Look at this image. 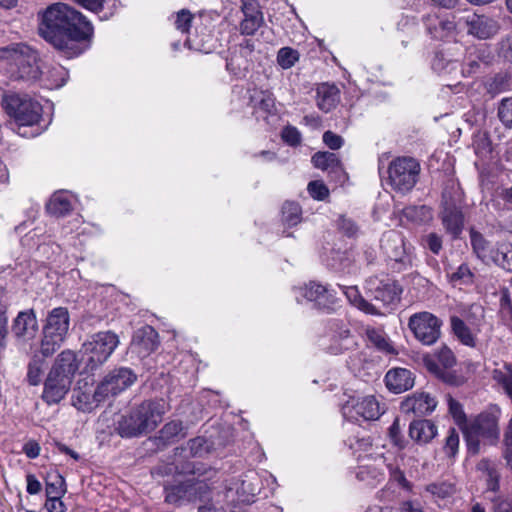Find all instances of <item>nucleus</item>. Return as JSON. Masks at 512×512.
<instances>
[{
    "mask_svg": "<svg viewBox=\"0 0 512 512\" xmlns=\"http://www.w3.org/2000/svg\"><path fill=\"white\" fill-rule=\"evenodd\" d=\"M303 296L307 300L314 301L324 307L332 303V294L329 292L328 288L316 282H310L303 288Z\"/></svg>",
    "mask_w": 512,
    "mask_h": 512,
    "instance_id": "obj_29",
    "label": "nucleus"
},
{
    "mask_svg": "<svg viewBox=\"0 0 512 512\" xmlns=\"http://www.w3.org/2000/svg\"><path fill=\"white\" fill-rule=\"evenodd\" d=\"M402 213L408 221L416 224L425 223L432 218L430 208L425 205L405 207Z\"/></svg>",
    "mask_w": 512,
    "mask_h": 512,
    "instance_id": "obj_38",
    "label": "nucleus"
},
{
    "mask_svg": "<svg viewBox=\"0 0 512 512\" xmlns=\"http://www.w3.org/2000/svg\"><path fill=\"white\" fill-rule=\"evenodd\" d=\"M470 243L473 249V252L476 254L477 258H479L482 262L489 264L490 258V247L489 242L485 239V237L475 229H470Z\"/></svg>",
    "mask_w": 512,
    "mask_h": 512,
    "instance_id": "obj_32",
    "label": "nucleus"
},
{
    "mask_svg": "<svg viewBox=\"0 0 512 512\" xmlns=\"http://www.w3.org/2000/svg\"><path fill=\"white\" fill-rule=\"evenodd\" d=\"M39 35L72 58L84 52L83 42L92 38L94 28L79 11L65 3H53L38 13Z\"/></svg>",
    "mask_w": 512,
    "mask_h": 512,
    "instance_id": "obj_1",
    "label": "nucleus"
},
{
    "mask_svg": "<svg viewBox=\"0 0 512 512\" xmlns=\"http://www.w3.org/2000/svg\"><path fill=\"white\" fill-rule=\"evenodd\" d=\"M449 412L454 418L455 422L461 426L465 427L466 424V415L464 413L462 405L452 397L448 399Z\"/></svg>",
    "mask_w": 512,
    "mask_h": 512,
    "instance_id": "obj_50",
    "label": "nucleus"
},
{
    "mask_svg": "<svg viewBox=\"0 0 512 512\" xmlns=\"http://www.w3.org/2000/svg\"><path fill=\"white\" fill-rule=\"evenodd\" d=\"M307 190L310 196L318 201H323L329 195V190L326 185L321 181H311L308 184Z\"/></svg>",
    "mask_w": 512,
    "mask_h": 512,
    "instance_id": "obj_52",
    "label": "nucleus"
},
{
    "mask_svg": "<svg viewBox=\"0 0 512 512\" xmlns=\"http://www.w3.org/2000/svg\"><path fill=\"white\" fill-rule=\"evenodd\" d=\"M193 20L192 13L187 9H182L177 13L175 27L182 33H187Z\"/></svg>",
    "mask_w": 512,
    "mask_h": 512,
    "instance_id": "obj_53",
    "label": "nucleus"
},
{
    "mask_svg": "<svg viewBox=\"0 0 512 512\" xmlns=\"http://www.w3.org/2000/svg\"><path fill=\"white\" fill-rule=\"evenodd\" d=\"M135 380L136 375L131 369L125 367L114 369L97 386L94 399L100 402L109 396H115L131 386Z\"/></svg>",
    "mask_w": 512,
    "mask_h": 512,
    "instance_id": "obj_10",
    "label": "nucleus"
},
{
    "mask_svg": "<svg viewBox=\"0 0 512 512\" xmlns=\"http://www.w3.org/2000/svg\"><path fill=\"white\" fill-rule=\"evenodd\" d=\"M120 343L119 337L112 331H101L91 335L82 344V353L86 365L94 370L103 365Z\"/></svg>",
    "mask_w": 512,
    "mask_h": 512,
    "instance_id": "obj_6",
    "label": "nucleus"
},
{
    "mask_svg": "<svg viewBox=\"0 0 512 512\" xmlns=\"http://www.w3.org/2000/svg\"><path fill=\"white\" fill-rule=\"evenodd\" d=\"M193 491V486L187 483L172 485L165 488V500L170 504H181L184 500H189Z\"/></svg>",
    "mask_w": 512,
    "mask_h": 512,
    "instance_id": "obj_33",
    "label": "nucleus"
},
{
    "mask_svg": "<svg viewBox=\"0 0 512 512\" xmlns=\"http://www.w3.org/2000/svg\"><path fill=\"white\" fill-rule=\"evenodd\" d=\"M44 360L35 355L28 365L27 379L31 385H38L41 382Z\"/></svg>",
    "mask_w": 512,
    "mask_h": 512,
    "instance_id": "obj_45",
    "label": "nucleus"
},
{
    "mask_svg": "<svg viewBox=\"0 0 512 512\" xmlns=\"http://www.w3.org/2000/svg\"><path fill=\"white\" fill-rule=\"evenodd\" d=\"M442 321L434 314L422 311L410 316L408 327L423 345H433L441 335Z\"/></svg>",
    "mask_w": 512,
    "mask_h": 512,
    "instance_id": "obj_9",
    "label": "nucleus"
},
{
    "mask_svg": "<svg viewBox=\"0 0 512 512\" xmlns=\"http://www.w3.org/2000/svg\"><path fill=\"white\" fill-rule=\"evenodd\" d=\"M242 11L244 16L262 15L258 9L257 0H242Z\"/></svg>",
    "mask_w": 512,
    "mask_h": 512,
    "instance_id": "obj_63",
    "label": "nucleus"
},
{
    "mask_svg": "<svg viewBox=\"0 0 512 512\" xmlns=\"http://www.w3.org/2000/svg\"><path fill=\"white\" fill-rule=\"evenodd\" d=\"M339 288L343 292V294L346 296L348 301L358 308L359 310L365 312L366 314L370 315H381L383 314L379 308H377L375 305L371 304L367 300H365L362 295L360 294L357 286H345V285H339Z\"/></svg>",
    "mask_w": 512,
    "mask_h": 512,
    "instance_id": "obj_25",
    "label": "nucleus"
},
{
    "mask_svg": "<svg viewBox=\"0 0 512 512\" xmlns=\"http://www.w3.org/2000/svg\"><path fill=\"white\" fill-rule=\"evenodd\" d=\"M43 339L41 342L40 352L43 357L51 356L62 344L65 337L49 334L43 331Z\"/></svg>",
    "mask_w": 512,
    "mask_h": 512,
    "instance_id": "obj_42",
    "label": "nucleus"
},
{
    "mask_svg": "<svg viewBox=\"0 0 512 512\" xmlns=\"http://www.w3.org/2000/svg\"><path fill=\"white\" fill-rule=\"evenodd\" d=\"M498 116L506 126L512 127V98H504L498 108Z\"/></svg>",
    "mask_w": 512,
    "mask_h": 512,
    "instance_id": "obj_49",
    "label": "nucleus"
},
{
    "mask_svg": "<svg viewBox=\"0 0 512 512\" xmlns=\"http://www.w3.org/2000/svg\"><path fill=\"white\" fill-rule=\"evenodd\" d=\"M365 335L368 341V344L376 348L379 352L385 354H395L396 350L389 342L385 332L382 329L367 327L365 330Z\"/></svg>",
    "mask_w": 512,
    "mask_h": 512,
    "instance_id": "obj_28",
    "label": "nucleus"
},
{
    "mask_svg": "<svg viewBox=\"0 0 512 512\" xmlns=\"http://www.w3.org/2000/svg\"><path fill=\"white\" fill-rule=\"evenodd\" d=\"M191 457H205L213 451V445L204 437H196L187 442Z\"/></svg>",
    "mask_w": 512,
    "mask_h": 512,
    "instance_id": "obj_39",
    "label": "nucleus"
},
{
    "mask_svg": "<svg viewBox=\"0 0 512 512\" xmlns=\"http://www.w3.org/2000/svg\"><path fill=\"white\" fill-rule=\"evenodd\" d=\"M323 142L332 150L340 149L344 143L343 138L340 135L333 133L332 131H326L323 134Z\"/></svg>",
    "mask_w": 512,
    "mask_h": 512,
    "instance_id": "obj_59",
    "label": "nucleus"
},
{
    "mask_svg": "<svg viewBox=\"0 0 512 512\" xmlns=\"http://www.w3.org/2000/svg\"><path fill=\"white\" fill-rule=\"evenodd\" d=\"M45 508L48 512H65V504L61 501V498L47 497L45 502Z\"/></svg>",
    "mask_w": 512,
    "mask_h": 512,
    "instance_id": "obj_64",
    "label": "nucleus"
},
{
    "mask_svg": "<svg viewBox=\"0 0 512 512\" xmlns=\"http://www.w3.org/2000/svg\"><path fill=\"white\" fill-rule=\"evenodd\" d=\"M79 368L76 354L62 351L56 358L44 382L42 399L48 404H58L69 392L75 373Z\"/></svg>",
    "mask_w": 512,
    "mask_h": 512,
    "instance_id": "obj_3",
    "label": "nucleus"
},
{
    "mask_svg": "<svg viewBox=\"0 0 512 512\" xmlns=\"http://www.w3.org/2000/svg\"><path fill=\"white\" fill-rule=\"evenodd\" d=\"M46 209L54 216H64L72 210V204L67 195L57 192L50 198Z\"/></svg>",
    "mask_w": 512,
    "mask_h": 512,
    "instance_id": "obj_34",
    "label": "nucleus"
},
{
    "mask_svg": "<svg viewBox=\"0 0 512 512\" xmlns=\"http://www.w3.org/2000/svg\"><path fill=\"white\" fill-rule=\"evenodd\" d=\"M508 83L507 79L503 75H496L489 83L488 90L491 93H500L506 89Z\"/></svg>",
    "mask_w": 512,
    "mask_h": 512,
    "instance_id": "obj_62",
    "label": "nucleus"
},
{
    "mask_svg": "<svg viewBox=\"0 0 512 512\" xmlns=\"http://www.w3.org/2000/svg\"><path fill=\"white\" fill-rule=\"evenodd\" d=\"M3 106L7 114L14 119L17 126V133L23 137L35 136L40 133H28L22 128L33 127L37 125L42 116V106L39 102L28 95L9 94L3 98Z\"/></svg>",
    "mask_w": 512,
    "mask_h": 512,
    "instance_id": "obj_4",
    "label": "nucleus"
},
{
    "mask_svg": "<svg viewBox=\"0 0 512 512\" xmlns=\"http://www.w3.org/2000/svg\"><path fill=\"white\" fill-rule=\"evenodd\" d=\"M439 217L446 232L453 238H458L464 227V215L461 209V194L455 187L443 191Z\"/></svg>",
    "mask_w": 512,
    "mask_h": 512,
    "instance_id": "obj_7",
    "label": "nucleus"
},
{
    "mask_svg": "<svg viewBox=\"0 0 512 512\" xmlns=\"http://www.w3.org/2000/svg\"><path fill=\"white\" fill-rule=\"evenodd\" d=\"M282 139L285 143L290 146H297L301 142V134L297 128L292 126H287L282 131Z\"/></svg>",
    "mask_w": 512,
    "mask_h": 512,
    "instance_id": "obj_57",
    "label": "nucleus"
},
{
    "mask_svg": "<svg viewBox=\"0 0 512 512\" xmlns=\"http://www.w3.org/2000/svg\"><path fill=\"white\" fill-rule=\"evenodd\" d=\"M263 23V15L244 16L240 23V32L244 35H253Z\"/></svg>",
    "mask_w": 512,
    "mask_h": 512,
    "instance_id": "obj_48",
    "label": "nucleus"
},
{
    "mask_svg": "<svg viewBox=\"0 0 512 512\" xmlns=\"http://www.w3.org/2000/svg\"><path fill=\"white\" fill-rule=\"evenodd\" d=\"M460 437L458 431L451 427L448 430L443 446L444 453L451 458H454L458 453Z\"/></svg>",
    "mask_w": 512,
    "mask_h": 512,
    "instance_id": "obj_47",
    "label": "nucleus"
},
{
    "mask_svg": "<svg viewBox=\"0 0 512 512\" xmlns=\"http://www.w3.org/2000/svg\"><path fill=\"white\" fill-rule=\"evenodd\" d=\"M422 244L433 254L438 255L442 250V237L436 233H429L422 237Z\"/></svg>",
    "mask_w": 512,
    "mask_h": 512,
    "instance_id": "obj_54",
    "label": "nucleus"
},
{
    "mask_svg": "<svg viewBox=\"0 0 512 512\" xmlns=\"http://www.w3.org/2000/svg\"><path fill=\"white\" fill-rule=\"evenodd\" d=\"M427 32L435 39H444L456 30L454 17H439L436 13H429L423 17Z\"/></svg>",
    "mask_w": 512,
    "mask_h": 512,
    "instance_id": "obj_18",
    "label": "nucleus"
},
{
    "mask_svg": "<svg viewBox=\"0 0 512 512\" xmlns=\"http://www.w3.org/2000/svg\"><path fill=\"white\" fill-rule=\"evenodd\" d=\"M450 326L454 336L461 344L471 348L476 347V333H474L460 317L451 316Z\"/></svg>",
    "mask_w": 512,
    "mask_h": 512,
    "instance_id": "obj_26",
    "label": "nucleus"
},
{
    "mask_svg": "<svg viewBox=\"0 0 512 512\" xmlns=\"http://www.w3.org/2000/svg\"><path fill=\"white\" fill-rule=\"evenodd\" d=\"M437 435V427L430 420H416L410 423L409 436L419 444L430 442Z\"/></svg>",
    "mask_w": 512,
    "mask_h": 512,
    "instance_id": "obj_23",
    "label": "nucleus"
},
{
    "mask_svg": "<svg viewBox=\"0 0 512 512\" xmlns=\"http://www.w3.org/2000/svg\"><path fill=\"white\" fill-rule=\"evenodd\" d=\"M437 406V401L428 393H415L403 402L406 411L415 414L425 415L431 413Z\"/></svg>",
    "mask_w": 512,
    "mask_h": 512,
    "instance_id": "obj_22",
    "label": "nucleus"
},
{
    "mask_svg": "<svg viewBox=\"0 0 512 512\" xmlns=\"http://www.w3.org/2000/svg\"><path fill=\"white\" fill-rule=\"evenodd\" d=\"M419 172L420 165L414 158L398 157L389 165V184L396 191L408 192L417 183Z\"/></svg>",
    "mask_w": 512,
    "mask_h": 512,
    "instance_id": "obj_8",
    "label": "nucleus"
},
{
    "mask_svg": "<svg viewBox=\"0 0 512 512\" xmlns=\"http://www.w3.org/2000/svg\"><path fill=\"white\" fill-rule=\"evenodd\" d=\"M380 247L386 257L394 261V268L403 270L410 267L412 258L406 247L403 235L396 230H389L382 235Z\"/></svg>",
    "mask_w": 512,
    "mask_h": 512,
    "instance_id": "obj_11",
    "label": "nucleus"
},
{
    "mask_svg": "<svg viewBox=\"0 0 512 512\" xmlns=\"http://www.w3.org/2000/svg\"><path fill=\"white\" fill-rule=\"evenodd\" d=\"M493 379L502 386L506 394L512 400V366L505 365L501 369H496L493 372Z\"/></svg>",
    "mask_w": 512,
    "mask_h": 512,
    "instance_id": "obj_41",
    "label": "nucleus"
},
{
    "mask_svg": "<svg viewBox=\"0 0 512 512\" xmlns=\"http://www.w3.org/2000/svg\"><path fill=\"white\" fill-rule=\"evenodd\" d=\"M366 289L372 299L380 302L383 307L394 305L400 300L401 290L390 279L379 280L376 277L370 278L366 282Z\"/></svg>",
    "mask_w": 512,
    "mask_h": 512,
    "instance_id": "obj_15",
    "label": "nucleus"
},
{
    "mask_svg": "<svg viewBox=\"0 0 512 512\" xmlns=\"http://www.w3.org/2000/svg\"><path fill=\"white\" fill-rule=\"evenodd\" d=\"M343 416L350 421L360 419L371 421L377 420L382 414L379 402L374 396L351 398L342 407Z\"/></svg>",
    "mask_w": 512,
    "mask_h": 512,
    "instance_id": "obj_12",
    "label": "nucleus"
},
{
    "mask_svg": "<svg viewBox=\"0 0 512 512\" xmlns=\"http://www.w3.org/2000/svg\"><path fill=\"white\" fill-rule=\"evenodd\" d=\"M234 490L236 494H238V501L243 503H249L252 501V498L256 492V488L253 486V484L246 479L237 480L234 483V487L228 488V493H232Z\"/></svg>",
    "mask_w": 512,
    "mask_h": 512,
    "instance_id": "obj_40",
    "label": "nucleus"
},
{
    "mask_svg": "<svg viewBox=\"0 0 512 512\" xmlns=\"http://www.w3.org/2000/svg\"><path fill=\"white\" fill-rule=\"evenodd\" d=\"M387 388L394 393H402L414 386L412 372L405 368L389 370L385 376Z\"/></svg>",
    "mask_w": 512,
    "mask_h": 512,
    "instance_id": "obj_20",
    "label": "nucleus"
},
{
    "mask_svg": "<svg viewBox=\"0 0 512 512\" xmlns=\"http://www.w3.org/2000/svg\"><path fill=\"white\" fill-rule=\"evenodd\" d=\"M437 357L440 363L446 368L452 367L456 362L453 352L446 346H443L438 351Z\"/></svg>",
    "mask_w": 512,
    "mask_h": 512,
    "instance_id": "obj_60",
    "label": "nucleus"
},
{
    "mask_svg": "<svg viewBox=\"0 0 512 512\" xmlns=\"http://www.w3.org/2000/svg\"><path fill=\"white\" fill-rule=\"evenodd\" d=\"M0 58L17 66V77L26 81L37 80L41 75L37 52L25 43H12L0 47Z\"/></svg>",
    "mask_w": 512,
    "mask_h": 512,
    "instance_id": "obj_5",
    "label": "nucleus"
},
{
    "mask_svg": "<svg viewBox=\"0 0 512 512\" xmlns=\"http://www.w3.org/2000/svg\"><path fill=\"white\" fill-rule=\"evenodd\" d=\"M299 60V52L290 47L278 51L277 62L283 69H289Z\"/></svg>",
    "mask_w": 512,
    "mask_h": 512,
    "instance_id": "obj_46",
    "label": "nucleus"
},
{
    "mask_svg": "<svg viewBox=\"0 0 512 512\" xmlns=\"http://www.w3.org/2000/svg\"><path fill=\"white\" fill-rule=\"evenodd\" d=\"M463 428L489 443H494L499 438L498 416L493 412L479 414L473 422Z\"/></svg>",
    "mask_w": 512,
    "mask_h": 512,
    "instance_id": "obj_16",
    "label": "nucleus"
},
{
    "mask_svg": "<svg viewBox=\"0 0 512 512\" xmlns=\"http://www.w3.org/2000/svg\"><path fill=\"white\" fill-rule=\"evenodd\" d=\"M388 436L391 442L399 449L405 447V439L401 433L400 422L398 418H395L388 430Z\"/></svg>",
    "mask_w": 512,
    "mask_h": 512,
    "instance_id": "obj_51",
    "label": "nucleus"
},
{
    "mask_svg": "<svg viewBox=\"0 0 512 512\" xmlns=\"http://www.w3.org/2000/svg\"><path fill=\"white\" fill-rule=\"evenodd\" d=\"M453 282L459 281L462 284L471 283L473 280V273L467 264H461L455 272L451 274Z\"/></svg>",
    "mask_w": 512,
    "mask_h": 512,
    "instance_id": "obj_56",
    "label": "nucleus"
},
{
    "mask_svg": "<svg viewBox=\"0 0 512 512\" xmlns=\"http://www.w3.org/2000/svg\"><path fill=\"white\" fill-rule=\"evenodd\" d=\"M165 413L162 400H146L117 421L116 432L122 438H134L153 431Z\"/></svg>",
    "mask_w": 512,
    "mask_h": 512,
    "instance_id": "obj_2",
    "label": "nucleus"
},
{
    "mask_svg": "<svg viewBox=\"0 0 512 512\" xmlns=\"http://www.w3.org/2000/svg\"><path fill=\"white\" fill-rule=\"evenodd\" d=\"M480 60H483V53H479L475 56L472 53L469 54V56L465 59L463 72L467 74L475 73L480 67Z\"/></svg>",
    "mask_w": 512,
    "mask_h": 512,
    "instance_id": "obj_58",
    "label": "nucleus"
},
{
    "mask_svg": "<svg viewBox=\"0 0 512 512\" xmlns=\"http://www.w3.org/2000/svg\"><path fill=\"white\" fill-rule=\"evenodd\" d=\"M494 512H512V496L498 495L492 499Z\"/></svg>",
    "mask_w": 512,
    "mask_h": 512,
    "instance_id": "obj_55",
    "label": "nucleus"
},
{
    "mask_svg": "<svg viewBox=\"0 0 512 512\" xmlns=\"http://www.w3.org/2000/svg\"><path fill=\"white\" fill-rule=\"evenodd\" d=\"M313 165L330 173L342 172L341 162L337 154L332 152H317L312 156Z\"/></svg>",
    "mask_w": 512,
    "mask_h": 512,
    "instance_id": "obj_30",
    "label": "nucleus"
},
{
    "mask_svg": "<svg viewBox=\"0 0 512 512\" xmlns=\"http://www.w3.org/2000/svg\"><path fill=\"white\" fill-rule=\"evenodd\" d=\"M66 493L64 477L58 472H51L46 479V496L61 498Z\"/></svg>",
    "mask_w": 512,
    "mask_h": 512,
    "instance_id": "obj_35",
    "label": "nucleus"
},
{
    "mask_svg": "<svg viewBox=\"0 0 512 512\" xmlns=\"http://www.w3.org/2000/svg\"><path fill=\"white\" fill-rule=\"evenodd\" d=\"M338 225L340 230H342L349 237L355 236L359 231L356 223L349 218L341 217L339 219Z\"/></svg>",
    "mask_w": 512,
    "mask_h": 512,
    "instance_id": "obj_61",
    "label": "nucleus"
},
{
    "mask_svg": "<svg viewBox=\"0 0 512 512\" xmlns=\"http://www.w3.org/2000/svg\"><path fill=\"white\" fill-rule=\"evenodd\" d=\"M426 491L435 499H445L454 493V486L446 481L434 482L426 486Z\"/></svg>",
    "mask_w": 512,
    "mask_h": 512,
    "instance_id": "obj_44",
    "label": "nucleus"
},
{
    "mask_svg": "<svg viewBox=\"0 0 512 512\" xmlns=\"http://www.w3.org/2000/svg\"><path fill=\"white\" fill-rule=\"evenodd\" d=\"M69 313L67 308L57 307L49 312L46 324L43 328L45 333L56 334L66 337L69 330Z\"/></svg>",
    "mask_w": 512,
    "mask_h": 512,
    "instance_id": "obj_19",
    "label": "nucleus"
},
{
    "mask_svg": "<svg viewBox=\"0 0 512 512\" xmlns=\"http://www.w3.org/2000/svg\"><path fill=\"white\" fill-rule=\"evenodd\" d=\"M329 341L327 352L339 355L356 347L357 343L351 335L348 324L343 320L333 319L328 324Z\"/></svg>",
    "mask_w": 512,
    "mask_h": 512,
    "instance_id": "obj_13",
    "label": "nucleus"
},
{
    "mask_svg": "<svg viewBox=\"0 0 512 512\" xmlns=\"http://www.w3.org/2000/svg\"><path fill=\"white\" fill-rule=\"evenodd\" d=\"M467 34L479 40H486L494 37L499 29V22L493 17L484 14H469L461 18Z\"/></svg>",
    "mask_w": 512,
    "mask_h": 512,
    "instance_id": "obj_14",
    "label": "nucleus"
},
{
    "mask_svg": "<svg viewBox=\"0 0 512 512\" xmlns=\"http://www.w3.org/2000/svg\"><path fill=\"white\" fill-rule=\"evenodd\" d=\"M38 331V322L33 310L21 311L12 325V332L15 336L24 339H31Z\"/></svg>",
    "mask_w": 512,
    "mask_h": 512,
    "instance_id": "obj_21",
    "label": "nucleus"
},
{
    "mask_svg": "<svg viewBox=\"0 0 512 512\" xmlns=\"http://www.w3.org/2000/svg\"><path fill=\"white\" fill-rule=\"evenodd\" d=\"M182 430L183 426L181 422H168L162 427L158 435L154 437L153 441L158 448H163L172 443L174 439L182 432Z\"/></svg>",
    "mask_w": 512,
    "mask_h": 512,
    "instance_id": "obj_31",
    "label": "nucleus"
},
{
    "mask_svg": "<svg viewBox=\"0 0 512 512\" xmlns=\"http://www.w3.org/2000/svg\"><path fill=\"white\" fill-rule=\"evenodd\" d=\"M495 264L505 271H512V245L510 243H498L491 248L489 264Z\"/></svg>",
    "mask_w": 512,
    "mask_h": 512,
    "instance_id": "obj_27",
    "label": "nucleus"
},
{
    "mask_svg": "<svg viewBox=\"0 0 512 512\" xmlns=\"http://www.w3.org/2000/svg\"><path fill=\"white\" fill-rule=\"evenodd\" d=\"M339 89L328 83H322L317 88V106L324 112H329L339 102Z\"/></svg>",
    "mask_w": 512,
    "mask_h": 512,
    "instance_id": "obj_24",
    "label": "nucleus"
},
{
    "mask_svg": "<svg viewBox=\"0 0 512 512\" xmlns=\"http://www.w3.org/2000/svg\"><path fill=\"white\" fill-rule=\"evenodd\" d=\"M250 103L255 109L269 113L274 108L275 100L270 92L254 89L250 95Z\"/></svg>",
    "mask_w": 512,
    "mask_h": 512,
    "instance_id": "obj_37",
    "label": "nucleus"
},
{
    "mask_svg": "<svg viewBox=\"0 0 512 512\" xmlns=\"http://www.w3.org/2000/svg\"><path fill=\"white\" fill-rule=\"evenodd\" d=\"M492 206L501 217L512 211V186L497 191L492 200Z\"/></svg>",
    "mask_w": 512,
    "mask_h": 512,
    "instance_id": "obj_36",
    "label": "nucleus"
},
{
    "mask_svg": "<svg viewBox=\"0 0 512 512\" xmlns=\"http://www.w3.org/2000/svg\"><path fill=\"white\" fill-rule=\"evenodd\" d=\"M282 219L288 226H295L301 221V208L295 202H286L282 207Z\"/></svg>",
    "mask_w": 512,
    "mask_h": 512,
    "instance_id": "obj_43",
    "label": "nucleus"
},
{
    "mask_svg": "<svg viewBox=\"0 0 512 512\" xmlns=\"http://www.w3.org/2000/svg\"><path fill=\"white\" fill-rule=\"evenodd\" d=\"M159 345L157 331L149 325L136 330L131 342V349L139 357L144 358L153 353Z\"/></svg>",
    "mask_w": 512,
    "mask_h": 512,
    "instance_id": "obj_17",
    "label": "nucleus"
}]
</instances>
